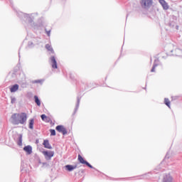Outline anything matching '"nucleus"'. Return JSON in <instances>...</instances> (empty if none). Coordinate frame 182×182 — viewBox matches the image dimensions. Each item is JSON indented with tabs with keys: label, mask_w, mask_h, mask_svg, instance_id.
<instances>
[{
	"label": "nucleus",
	"mask_w": 182,
	"mask_h": 182,
	"mask_svg": "<svg viewBox=\"0 0 182 182\" xmlns=\"http://www.w3.org/2000/svg\"><path fill=\"white\" fill-rule=\"evenodd\" d=\"M11 119L13 124H25L28 120V115L26 112L15 113L11 115Z\"/></svg>",
	"instance_id": "obj_1"
},
{
	"label": "nucleus",
	"mask_w": 182,
	"mask_h": 182,
	"mask_svg": "<svg viewBox=\"0 0 182 182\" xmlns=\"http://www.w3.org/2000/svg\"><path fill=\"white\" fill-rule=\"evenodd\" d=\"M151 5H153V0H141V6L144 9H150Z\"/></svg>",
	"instance_id": "obj_2"
},
{
	"label": "nucleus",
	"mask_w": 182,
	"mask_h": 182,
	"mask_svg": "<svg viewBox=\"0 0 182 182\" xmlns=\"http://www.w3.org/2000/svg\"><path fill=\"white\" fill-rule=\"evenodd\" d=\"M78 161L80 163V164H85L87 167H89L90 168H93V170H96V168L93 167L87 161L85 160V159L80 156V154H78Z\"/></svg>",
	"instance_id": "obj_3"
},
{
	"label": "nucleus",
	"mask_w": 182,
	"mask_h": 182,
	"mask_svg": "<svg viewBox=\"0 0 182 182\" xmlns=\"http://www.w3.org/2000/svg\"><path fill=\"white\" fill-rule=\"evenodd\" d=\"M43 154L46 160H52V158L55 156V151H43Z\"/></svg>",
	"instance_id": "obj_4"
},
{
	"label": "nucleus",
	"mask_w": 182,
	"mask_h": 182,
	"mask_svg": "<svg viewBox=\"0 0 182 182\" xmlns=\"http://www.w3.org/2000/svg\"><path fill=\"white\" fill-rule=\"evenodd\" d=\"M55 130L58 132L59 133H62L63 136H65V134H68V130H66V128L63 127V125H58L55 127Z\"/></svg>",
	"instance_id": "obj_5"
},
{
	"label": "nucleus",
	"mask_w": 182,
	"mask_h": 182,
	"mask_svg": "<svg viewBox=\"0 0 182 182\" xmlns=\"http://www.w3.org/2000/svg\"><path fill=\"white\" fill-rule=\"evenodd\" d=\"M21 14L23 15V18L26 19V21L28 23H32V22H33V16H30L29 14H23V13H21Z\"/></svg>",
	"instance_id": "obj_6"
},
{
	"label": "nucleus",
	"mask_w": 182,
	"mask_h": 182,
	"mask_svg": "<svg viewBox=\"0 0 182 182\" xmlns=\"http://www.w3.org/2000/svg\"><path fill=\"white\" fill-rule=\"evenodd\" d=\"M50 60L51 61L53 69H57L58 62L56 61V58H55V56H51Z\"/></svg>",
	"instance_id": "obj_7"
},
{
	"label": "nucleus",
	"mask_w": 182,
	"mask_h": 182,
	"mask_svg": "<svg viewBox=\"0 0 182 182\" xmlns=\"http://www.w3.org/2000/svg\"><path fill=\"white\" fill-rule=\"evenodd\" d=\"M43 146H44L45 149H48L49 150H52V149H53L48 139L43 141Z\"/></svg>",
	"instance_id": "obj_8"
},
{
	"label": "nucleus",
	"mask_w": 182,
	"mask_h": 182,
	"mask_svg": "<svg viewBox=\"0 0 182 182\" xmlns=\"http://www.w3.org/2000/svg\"><path fill=\"white\" fill-rule=\"evenodd\" d=\"M23 149L27 154H32V146L27 145L24 146Z\"/></svg>",
	"instance_id": "obj_9"
},
{
	"label": "nucleus",
	"mask_w": 182,
	"mask_h": 182,
	"mask_svg": "<svg viewBox=\"0 0 182 182\" xmlns=\"http://www.w3.org/2000/svg\"><path fill=\"white\" fill-rule=\"evenodd\" d=\"M77 168V165H66L65 166V170H67V171H73V170H75V168Z\"/></svg>",
	"instance_id": "obj_10"
},
{
	"label": "nucleus",
	"mask_w": 182,
	"mask_h": 182,
	"mask_svg": "<svg viewBox=\"0 0 182 182\" xmlns=\"http://www.w3.org/2000/svg\"><path fill=\"white\" fill-rule=\"evenodd\" d=\"M19 89V85L18 84H15L14 85H12L11 87H10V92L11 93H15V92H16L17 90H18Z\"/></svg>",
	"instance_id": "obj_11"
},
{
	"label": "nucleus",
	"mask_w": 182,
	"mask_h": 182,
	"mask_svg": "<svg viewBox=\"0 0 182 182\" xmlns=\"http://www.w3.org/2000/svg\"><path fill=\"white\" fill-rule=\"evenodd\" d=\"M80 97H77V103H76V105H75V108L73 114H76V112H77V110L79 109V106H80Z\"/></svg>",
	"instance_id": "obj_12"
},
{
	"label": "nucleus",
	"mask_w": 182,
	"mask_h": 182,
	"mask_svg": "<svg viewBox=\"0 0 182 182\" xmlns=\"http://www.w3.org/2000/svg\"><path fill=\"white\" fill-rule=\"evenodd\" d=\"M164 182H173V177L170 174L166 175L164 177Z\"/></svg>",
	"instance_id": "obj_13"
},
{
	"label": "nucleus",
	"mask_w": 182,
	"mask_h": 182,
	"mask_svg": "<svg viewBox=\"0 0 182 182\" xmlns=\"http://www.w3.org/2000/svg\"><path fill=\"white\" fill-rule=\"evenodd\" d=\"M157 66H159V59L154 60L151 72H156V68H157Z\"/></svg>",
	"instance_id": "obj_14"
},
{
	"label": "nucleus",
	"mask_w": 182,
	"mask_h": 182,
	"mask_svg": "<svg viewBox=\"0 0 182 182\" xmlns=\"http://www.w3.org/2000/svg\"><path fill=\"white\" fill-rule=\"evenodd\" d=\"M160 3L161 4L164 11H167V9H168V4L166 2V1L160 0Z\"/></svg>",
	"instance_id": "obj_15"
},
{
	"label": "nucleus",
	"mask_w": 182,
	"mask_h": 182,
	"mask_svg": "<svg viewBox=\"0 0 182 182\" xmlns=\"http://www.w3.org/2000/svg\"><path fill=\"white\" fill-rule=\"evenodd\" d=\"M33 124H35V119L33 118L29 119L28 128L31 130H33Z\"/></svg>",
	"instance_id": "obj_16"
},
{
	"label": "nucleus",
	"mask_w": 182,
	"mask_h": 182,
	"mask_svg": "<svg viewBox=\"0 0 182 182\" xmlns=\"http://www.w3.org/2000/svg\"><path fill=\"white\" fill-rule=\"evenodd\" d=\"M41 120H43V122H49V120H50V118L48 117L45 114H41Z\"/></svg>",
	"instance_id": "obj_17"
},
{
	"label": "nucleus",
	"mask_w": 182,
	"mask_h": 182,
	"mask_svg": "<svg viewBox=\"0 0 182 182\" xmlns=\"http://www.w3.org/2000/svg\"><path fill=\"white\" fill-rule=\"evenodd\" d=\"M46 49H47V50H49V52H51V53H55V51L53 50V48H52V46L49 44L46 45Z\"/></svg>",
	"instance_id": "obj_18"
},
{
	"label": "nucleus",
	"mask_w": 182,
	"mask_h": 182,
	"mask_svg": "<svg viewBox=\"0 0 182 182\" xmlns=\"http://www.w3.org/2000/svg\"><path fill=\"white\" fill-rule=\"evenodd\" d=\"M34 102L37 105V106H41V100H39L38 95L34 96Z\"/></svg>",
	"instance_id": "obj_19"
},
{
	"label": "nucleus",
	"mask_w": 182,
	"mask_h": 182,
	"mask_svg": "<svg viewBox=\"0 0 182 182\" xmlns=\"http://www.w3.org/2000/svg\"><path fill=\"white\" fill-rule=\"evenodd\" d=\"M17 144L18 146H22V134H19Z\"/></svg>",
	"instance_id": "obj_20"
},
{
	"label": "nucleus",
	"mask_w": 182,
	"mask_h": 182,
	"mask_svg": "<svg viewBox=\"0 0 182 182\" xmlns=\"http://www.w3.org/2000/svg\"><path fill=\"white\" fill-rule=\"evenodd\" d=\"M31 83H33V85H35V83H40L41 85H42L43 83V80H35L31 81Z\"/></svg>",
	"instance_id": "obj_21"
},
{
	"label": "nucleus",
	"mask_w": 182,
	"mask_h": 182,
	"mask_svg": "<svg viewBox=\"0 0 182 182\" xmlns=\"http://www.w3.org/2000/svg\"><path fill=\"white\" fill-rule=\"evenodd\" d=\"M164 104L168 106V107L170 109V100L168 98L164 99Z\"/></svg>",
	"instance_id": "obj_22"
},
{
	"label": "nucleus",
	"mask_w": 182,
	"mask_h": 182,
	"mask_svg": "<svg viewBox=\"0 0 182 182\" xmlns=\"http://www.w3.org/2000/svg\"><path fill=\"white\" fill-rule=\"evenodd\" d=\"M11 105H14V103H16V98L15 97H11Z\"/></svg>",
	"instance_id": "obj_23"
},
{
	"label": "nucleus",
	"mask_w": 182,
	"mask_h": 182,
	"mask_svg": "<svg viewBox=\"0 0 182 182\" xmlns=\"http://www.w3.org/2000/svg\"><path fill=\"white\" fill-rule=\"evenodd\" d=\"M50 136H56V131L55 129H50Z\"/></svg>",
	"instance_id": "obj_24"
},
{
	"label": "nucleus",
	"mask_w": 182,
	"mask_h": 182,
	"mask_svg": "<svg viewBox=\"0 0 182 182\" xmlns=\"http://www.w3.org/2000/svg\"><path fill=\"white\" fill-rule=\"evenodd\" d=\"M176 26V22L174 21H169V26H171V28H174V26Z\"/></svg>",
	"instance_id": "obj_25"
},
{
	"label": "nucleus",
	"mask_w": 182,
	"mask_h": 182,
	"mask_svg": "<svg viewBox=\"0 0 182 182\" xmlns=\"http://www.w3.org/2000/svg\"><path fill=\"white\" fill-rule=\"evenodd\" d=\"M80 87H81L82 90H86V85H85V83H83L82 82L80 84Z\"/></svg>",
	"instance_id": "obj_26"
},
{
	"label": "nucleus",
	"mask_w": 182,
	"mask_h": 182,
	"mask_svg": "<svg viewBox=\"0 0 182 182\" xmlns=\"http://www.w3.org/2000/svg\"><path fill=\"white\" fill-rule=\"evenodd\" d=\"M28 48H33V46H35V45L33 44V42L28 41Z\"/></svg>",
	"instance_id": "obj_27"
},
{
	"label": "nucleus",
	"mask_w": 182,
	"mask_h": 182,
	"mask_svg": "<svg viewBox=\"0 0 182 182\" xmlns=\"http://www.w3.org/2000/svg\"><path fill=\"white\" fill-rule=\"evenodd\" d=\"M45 31L48 36H50V30L48 31L46 28H45Z\"/></svg>",
	"instance_id": "obj_28"
},
{
	"label": "nucleus",
	"mask_w": 182,
	"mask_h": 182,
	"mask_svg": "<svg viewBox=\"0 0 182 182\" xmlns=\"http://www.w3.org/2000/svg\"><path fill=\"white\" fill-rule=\"evenodd\" d=\"M149 174H150V173L144 174V175L142 176V177H144V178H149V177H147V176H149Z\"/></svg>",
	"instance_id": "obj_29"
},
{
	"label": "nucleus",
	"mask_w": 182,
	"mask_h": 182,
	"mask_svg": "<svg viewBox=\"0 0 182 182\" xmlns=\"http://www.w3.org/2000/svg\"><path fill=\"white\" fill-rule=\"evenodd\" d=\"M11 76H12V77H16V73H13L11 74Z\"/></svg>",
	"instance_id": "obj_30"
},
{
	"label": "nucleus",
	"mask_w": 182,
	"mask_h": 182,
	"mask_svg": "<svg viewBox=\"0 0 182 182\" xmlns=\"http://www.w3.org/2000/svg\"><path fill=\"white\" fill-rule=\"evenodd\" d=\"M18 58H21V48L18 50Z\"/></svg>",
	"instance_id": "obj_31"
},
{
	"label": "nucleus",
	"mask_w": 182,
	"mask_h": 182,
	"mask_svg": "<svg viewBox=\"0 0 182 182\" xmlns=\"http://www.w3.org/2000/svg\"><path fill=\"white\" fill-rule=\"evenodd\" d=\"M168 156V154H166L165 159H168V156Z\"/></svg>",
	"instance_id": "obj_32"
},
{
	"label": "nucleus",
	"mask_w": 182,
	"mask_h": 182,
	"mask_svg": "<svg viewBox=\"0 0 182 182\" xmlns=\"http://www.w3.org/2000/svg\"><path fill=\"white\" fill-rule=\"evenodd\" d=\"M176 29H178V26H176Z\"/></svg>",
	"instance_id": "obj_33"
},
{
	"label": "nucleus",
	"mask_w": 182,
	"mask_h": 182,
	"mask_svg": "<svg viewBox=\"0 0 182 182\" xmlns=\"http://www.w3.org/2000/svg\"><path fill=\"white\" fill-rule=\"evenodd\" d=\"M83 172H84V171H83V170H82L81 173H83Z\"/></svg>",
	"instance_id": "obj_34"
},
{
	"label": "nucleus",
	"mask_w": 182,
	"mask_h": 182,
	"mask_svg": "<svg viewBox=\"0 0 182 182\" xmlns=\"http://www.w3.org/2000/svg\"><path fill=\"white\" fill-rule=\"evenodd\" d=\"M173 18H176V16H173Z\"/></svg>",
	"instance_id": "obj_35"
}]
</instances>
